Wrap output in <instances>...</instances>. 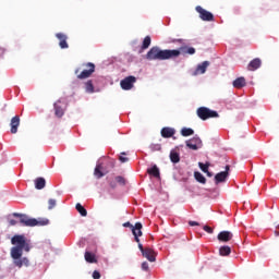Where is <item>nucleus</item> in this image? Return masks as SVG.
<instances>
[{"label": "nucleus", "instance_id": "obj_1", "mask_svg": "<svg viewBox=\"0 0 279 279\" xmlns=\"http://www.w3.org/2000/svg\"><path fill=\"white\" fill-rule=\"evenodd\" d=\"M11 243L14 245L11 247L10 252L14 267H17L19 269L22 267H29V259L27 257H23V252H29L32 250V245H29L25 235H13Z\"/></svg>", "mask_w": 279, "mask_h": 279}, {"label": "nucleus", "instance_id": "obj_2", "mask_svg": "<svg viewBox=\"0 0 279 279\" xmlns=\"http://www.w3.org/2000/svg\"><path fill=\"white\" fill-rule=\"evenodd\" d=\"M174 58H180V50H160L155 46L146 53V60H173Z\"/></svg>", "mask_w": 279, "mask_h": 279}, {"label": "nucleus", "instance_id": "obj_3", "mask_svg": "<svg viewBox=\"0 0 279 279\" xmlns=\"http://www.w3.org/2000/svg\"><path fill=\"white\" fill-rule=\"evenodd\" d=\"M13 217H19L20 223H23L27 228H34L36 226H47L49 223V220H37L35 218H29L25 214L13 213Z\"/></svg>", "mask_w": 279, "mask_h": 279}, {"label": "nucleus", "instance_id": "obj_4", "mask_svg": "<svg viewBox=\"0 0 279 279\" xmlns=\"http://www.w3.org/2000/svg\"><path fill=\"white\" fill-rule=\"evenodd\" d=\"M82 66L84 70L80 73V68L75 70V75H77V80H88L95 73V63L87 62L83 63Z\"/></svg>", "mask_w": 279, "mask_h": 279}, {"label": "nucleus", "instance_id": "obj_5", "mask_svg": "<svg viewBox=\"0 0 279 279\" xmlns=\"http://www.w3.org/2000/svg\"><path fill=\"white\" fill-rule=\"evenodd\" d=\"M196 114L198 119H202V121H206L208 119H217L219 117V113L217 111H213L207 107L198 108Z\"/></svg>", "mask_w": 279, "mask_h": 279}, {"label": "nucleus", "instance_id": "obj_6", "mask_svg": "<svg viewBox=\"0 0 279 279\" xmlns=\"http://www.w3.org/2000/svg\"><path fill=\"white\" fill-rule=\"evenodd\" d=\"M123 228H131V231L134 235L136 243L141 242V239H138V236H143V223L136 222L134 226L130 221H128L123 223Z\"/></svg>", "mask_w": 279, "mask_h": 279}, {"label": "nucleus", "instance_id": "obj_7", "mask_svg": "<svg viewBox=\"0 0 279 279\" xmlns=\"http://www.w3.org/2000/svg\"><path fill=\"white\" fill-rule=\"evenodd\" d=\"M195 10L199 14V19L202 21H206V22L215 21V15L210 11H206V9L202 8V5H197Z\"/></svg>", "mask_w": 279, "mask_h": 279}, {"label": "nucleus", "instance_id": "obj_8", "mask_svg": "<svg viewBox=\"0 0 279 279\" xmlns=\"http://www.w3.org/2000/svg\"><path fill=\"white\" fill-rule=\"evenodd\" d=\"M185 145L189 149H192L193 151H197V149H201L202 147V138L199 136L195 135L191 140H187L185 142Z\"/></svg>", "mask_w": 279, "mask_h": 279}, {"label": "nucleus", "instance_id": "obj_9", "mask_svg": "<svg viewBox=\"0 0 279 279\" xmlns=\"http://www.w3.org/2000/svg\"><path fill=\"white\" fill-rule=\"evenodd\" d=\"M134 84H136L135 76H126L120 82L122 90H132L134 88Z\"/></svg>", "mask_w": 279, "mask_h": 279}, {"label": "nucleus", "instance_id": "obj_10", "mask_svg": "<svg viewBox=\"0 0 279 279\" xmlns=\"http://www.w3.org/2000/svg\"><path fill=\"white\" fill-rule=\"evenodd\" d=\"M53 108H54V116L58 117V119H62V117H64V112L66 110V105H64V102H62V100H57L53 104Z\"/></svg>", "mask_w": 279, "mask_h": 279}, {"label": "nucleus", "instance_id": "obj_11", "mask_svg": "<svg viewBox=\"0 0 279 279\" xmlns=\"http://www.w3.org/2000/svg\"><path fill=\"white\" fill-rule=\"evenodd\" d=\"M226 171L219 172L215 175V184H221V182H226L228 180V175H230V166H226Z\"/></svg>", "mask_w": 279, "mask_h": 279}, {"label": "nucleus", "instance_id": "obj_12", "mask_svg": "<svg viewBox=\"0 0 279 279\" xmlns=\"http://www.w3.org/2000/svg\"><path fill=\"white\" fill-rule=\"evenodd\" d=\"M108 171L104 169V163H97L95 169H94V175L97 180H101L104 175H107Z\"/></svg>", "mask_w": 279, "mask_h": 279}, {"label": "nucleus", "instance_id": "obj_13", "mask_svg": "<svg viewBox=\"0 0 279 279\" xmlns=\"http://www.w3.org/2000/svg\"><path fill=\"white\" fill-rule=\"evenodd\" d=\"M56 38L59 40V47L60 49H69V44L66 43L68 36L63 33H57Z\"/></svg>", "mask_w": 279, "mask_h": 279}, {"label": "nucleus", "instance_id": "obj_14", "mask_svg": "<svg viewBox=\"0 0 279 279\" xmlns=\"http://www.w3.org/2000/svg\"><path fill=\"white\" fill-rule=\"evenodd\" d=\"M172 51H180L183 56H195V48L189 46H181L179 49H172Z\"/></svg>", "mask_w": 279, "mask_h": 279}, {"label": "nucleus", "instance_id": "obj_15", "mask_svg": "<svg viewBox=\"0 0 279 279\" xmlns=\"http://www.w3.org/2000/svg\"><path fill=\"white\" fill-rule=\"evenodd\" d=\"M144 258H147L149 263H156V252H154L150 247H145L144 253H142Z\"/></svg>", "mask_w": 279, "mask_h": 279}, {"label": "nucleus", "instance_id": "obj_16", "mask_svg": "<svg viewBox=\"0 0 279 279\" xmlns=\"http://www.w3.org/2000/svg\"><path fill=\"white\" fill-rule=\"evenodd\" d=\"M11 134H16L19 132V125H21V118L15 116L11 119Z\"/></svg>", "mask_w": 279, "mask_h": 279}, {"label": "nucleus", "instance_id": "obj_17", "mask_svg": "<svg viewBox=\"0 0 279 279\" xmlns=\"http://www.w3.org/2000/svg\"><path fill=\"white\" fill-rule=\"evenodd\" d=\"M160 134H161L162 138H172V136L175 135V129L165 126L161 129Z\"/></svg>", "mask_w": 279, "mask_h": 279}, {"label": "nucleus", "instance_id": "obj_18", "mask_svg": "<svg viewBox=\"0 0 279 279\" xmlns=\"http://www.w3.org/2000/svg\"><path fill=\"white\" fill-rule=\"evenodd\" d=\"M232 232L230 231H221L218 234V241H220L221 243H228V241H232Z\"/></svg>", "mask_w": 279, "mask_h": 279}, {"label": "nucleus", "instance_id": "obj_19", "mask_svg": "<svg viewBox=\"0 0 279 279\" xmlns=\"http://www.w3.org/2000/svg\"><path fill=\"white\" fill-rule=\"evenodd\" d=\"M262 64L263 61L259 58H255L247 64V71H258V68L262 66Z\"/></svg>", "mask_w": 279, "mask_h": 279}, {"label": "nucleus", "instance_id": "obj_20", "mask_svg": "<svg viewBox=\"0 0 279 279\" xmlns=\"http://www.w3.org/2000/svg\"><path fill=\"white\" fill-rule=\"evenodd\" d=\"M208 66H210V62L209 61H204L203 63L198 64L194 75H204V73H206V70L208 69Z\"/></svg>", "mask_w": 279, "mask_h": 279}, {"label": "nucleus", "instance_id": "obj_21", "mask_svg": "<svg viewBox=\"0 0 279 279\" xmlns=\"http://www.w3.org/2000/svg\"><path fill=\"white\" fill-rule=\"evenodd\" d=\"M45 186H47V181L45 180V178L39 177L35 179V189H37V191H43Z\"/></svg>", "mask_w": 279, "mask_h": 279}, {"label": "nucleus", "instance_id": "obj_22", "mask_svg": "<svg viewBox=\"0 0 279 279\" xmlns=\"http://www.w3.org/2000/svg\"><path fill=\"white\" fill-rule=\"evenodd\" d=\"M246 84L245 77L240 76L233 81V88H243Z\"/></svg>", "mask_w": 279, "mask_h": 279}, {"label": "nucleus", "instance_id": "obj_23", "mask_svg": "<svg viewBox=\"0 0 279 279\" xmlns=\"http://www.w3.org/2000/svg\"><path fill=\"white\" fill-rule=\"evenodd\" d=\"M147 174L153 175V178H160V169H158V166L155 165L147 169Z\"/></svg>", "mask_w": 279, "mask_h": 279}, {"label": "nucleus", "instance_id": "obj_24", "mask_svg": "<svg viewBox=\"0 0 279 279\" xmlns=\"http://www.w3.org/2000/svg\"><path fill=\"white\" fill-rule=\"evenodd\" d=\"M231 253H232V248L228 245L221 246L219 248L220 256H230Z\"/></svg>", "mask_w": 279, "mask_h": 279}, {"label": "nucleus", "instance_id": "obj_25", "mask_svg": "<svg viewBox=\"0 0 279 279\" xmlns=\"http://www.w3.org/2000/svg\"><path fill=\"white\" fill-rule=\"evenodd\" d=\"M85 92L88 94L95 93V85H93V81L89 80L85 83Z\"/></svg>", "mask_w": 279, "mask_h": 279}, {"label": "nucleus", "instance_id": "obj_26", "mask_svg": "<svg viewBox=\"0 0 279 279\" xmlns=\"http://www.w3.org/2000/svg\"><path fill=\"white\" fill-rule=\"evenodd\" d=\"M170 160H171V162L177 165V162H180V154H178V151H175V150H171L170 151Z\"/></svg>", "mask_w": 279, "mask_h": 279}, {"label": "nucleus", "instance_id": "obj_27", "mask_svg": "<svg viewBox=\"0 0 279 279\" xmlns=\"http://www.w3.org/2000/svg\"><path fill=\"white\" fill-rule=\"evenodd\" d=\"M85 260L86 263H97V258H95V254L90 252H85Z\"/></svg>", "mask_w": 279, "mask_h": 279}, {"label": "nucleus", "instance_id": "obj_28", "mask_svg": "<svg viewBox=\"0 0 279 279\" xmlns=\"http://www.w3.org/2000/svg\"><path fill=\"white\" fill-rule=\"evenodd\" d=\"M76 210L80 213L81 217H86V215H88L86 208H84V206H82L80 203L76 204Z\"/></svg>", "mask_w": 279, "mask_h": 279}, {"label": "nucleus", "instance_id": "obj_29", "mask_svg": "<svg viewBox=\"0 0 279 279\" xmlns=\"http://www.w3.org/2000/svg\"><path fill=\"white\" fill-rule=\"evenodd\" d=\"M195 134V131H193V129L191 128H183L181 130V135L183 136H193Z\"/></svg>", "mask_w": 279, "mask_h": 279}, {"label": "nucleus", "instance_id": "obj_30", "mask_svg": "<svg viewBox=\"0 0 279 279\" xmlns=\"http://www.w3.org/2000/svg\"><path fill=\"white\" fill-rule=\"evenodd\" d=\"M194 178L196 181H198L201 184H206V178L204 177V174H202V172H195L194 173Z\"/></svg>", "mask_w": 279, "mask_h": 279}, {"label": "nucleus", "instance_id": "obj_31", "mask_svg": "<svg viewBox=\"0 0 279 279\" xmlns=\"http://www.w3.org/2000/svg\"><path fill=\"white\" fill-rule=\"evenodd\" d=\"M151 45V37L149 36H146L143 40V44H142V49L145 50V49H149V46Z\"/></svg>", "mask_w": 279, "mask_h": 279}, {"label": "nucleus", "instance_id": "obj_32", "mask_svg": "<svg viewBox=\"0 0 279 279\" xmlns=\"http://www.w3.org/2000/svg\"><path fill=\"white\" fill-rule=\"evenodd\" d=\"M198 167L203 171V173H208V167H210V163L209 162H206V163L198 162Z\"/></svg>", "mask_w": 279, "mask_h": 279}, {"label": "nucleus", "instance_id": "obj_33", "mask_svg": "<svg viewBox=\"0 0 279 279\" xmlns=\"http://www.w3.org/2000/svg\"><path fill=\"white\" fill-rule=\"evenodd\" d=\"M56 204H57V201L53 198H50L48 201V210H53V208H56Z\"/></svg>", "mask_w": 279, "mask_h": 279}, {"label": "nucleus", "instance_id": "obj_34", "mask_svg": "<svg viewBox=\"0 0 279 279\" xmlns=\"http://www.w3.org/2000/svg\"><path fill=\"white\" fill-rule=\"evenodd\" d=\"M116 182H118V184H120V186H125V178L118 175L116 177Z\"/></svg>", "mask_w": 279, "mask_h": 279}, {"label": "nucleus", "instance_id": "obj_35", "mask_svg": "<svg viewBox=\"0 0 279 279\" xmlns=\"http://www.w3.org/2000/svg\"><path fill=\"white\" fill-rule=\"evenodd\" d=\"M203 230L205 232H207L208 234H213L215 232V230L211 227H209V226H204Z\"/></svg>", "mask_w": 279, "mask_h": 279}, {"label": "nucleus", "instance_id": "obj_36", "mask_svg": "<svg viewBox=\"0 0 279 279\" xmlns=\"http://www.w3.org/2000/svg\"><path fill=\"white\" fill-rule=\"evenodd\" d=\"M142 269H143L144 271H149V264H148L147 262H143V263H142Z\"/></svg>", "mask_w": 279, "mask_h": 279}, {"label": "nucleus", "instance_id": "obj_37", "mask_svg": "<svg viewBox=\"0 0 279 279\" xmlns=\"http://www.w3.org/2000/svg\"><path fill=\"white\" fill-rule=\"evenodd\" d=\"M93 278L94 279H99V278H101V274L98 270H94Z\"/></svg>", "mask_w": 279, "mask_h": 279}, {"label": "nucleus", "instance_id": "obj_38", "mask_svg": "<svg viewBox=\"0 0 279 279\" xmlns=\"http://www.w3.org/2000/svg\"><path fill=\"white\" fill-rule=\"evenodd\" d=\"M120 162H128L130 160L128 157L120 156L119 157Z\"/></svg>", "mask_w": 279, "mask_h": 279}, {"label": "nucleus", "instance_id": "obj_39", "mask_svg": "<svg viewBox=\"0 0 279 279\" xmlns=\"http://www.w3.org/2000/svg\"><path fill=\"white\" fill-rule=\"evenodd\" d=\"M189 226H199V222H197V221H193V220H190L189 221Z\"/></svg>", "mask_w": 279, "mask_h": 279}, {"label": "nucleus", "instance_id": "obj_40", "mask_svg": "<svg viewBox=\"0 0 279 279\" xmlns=\"http://www.w3.org/2000/svg\"><path fill=\"white\" fill-rule=\"evenodd\" d=\"M138 243V250L142 252V254L144 253L145 251V247H143V245L141 244V242H137Z\"/></svg>", "mask_w": 279, "mask_h": 279}, {"label": "nucleus", "instance_id": "obj_41", "mask_svg": "<svg viewBox=\"0 0 279 279\" xmlns=\"http://www.w3.org/2000/svg\"><path fill=\"white\" fill-rule=\"evenodd\" d=\"M171 43H184V39H172Z\"/></svg>", "mask_w": 279, "mask_h": 279}, {"label": "nucleus", "instance_id": "obj_42", "mask_svg": "<svg viewBox=\"0 0 279 279\" xmlns=\"http://www.w3.org/2000/svg\"><path fill=\"white\" fill-rule=\"evenodd\" d=\"M205 173L207 174L208 178H213V172L207 170V172H205Z\"/></svg>", "mask_w": 279, "mask_h": 279}, {"label": "nucleus", "instance_id": "obj_43", "mask_svg": "<svg viewBox=\"0 0 279 279\" xmlns=\"http://www.w3.org/2000/svg\"><path fill=\"white\" fill-rule=\"evenodd\" d=\"M10 226H16V220H10Z\"/></svg>", "mask_w": 279, "mask_h": 279}, {"label": "nucleus", "instance_id": "obj_44", "mask_svg": "<svg viewBox=\"0 0 279 279\" xmlns=\"http://www.w3.org/2000/svg\"><path fill=\"white\" fill-rule=\"evenodd\" d=\"M275 235H276V236H279V232H278V231H275Z\"/></svg>", "mask_w": 279, "mask_h": 279}, {"label": "nucleus", "instance_id": "obj_45", "mask_svg": "<svg viewBox=\"0 0 279 279\" xmlns=\"http://www.w3.org/2000/svg\"><path fill=\"white\" fill-rule=\"evenodd\" d=\"M110 186H111L112 189H114V184L110 183Z\"/></svg>", "mask_w": 279, "mask_h": 279}, {"label": "nucleus", "instance_id": "obj_46", "mask_svg": "<svg viewBox=\"0 0 279 279\" xmlns=\"http://www.w3.org/2000/svg\"><path fill=\"white\" fill-rule=\"evenodd\" d=\"M157 149H160V145H157Z\"/></svg>", "mask_w": 279, "mask_h": 279}, {"label": "nucleus", "instance_id": "obj_47", "mask_svg": "<svg viewBox=\"0 0 279 279\" xmlns=\"http://www.w3.org/2000/svg\"><path fill=\"white\" fill-rule=\"evenodd\" d=\"M122 156H125V153H121Z\"/></svg>", "mask_w": 279, "mask_h": 279}, {"label": "nucleus", "instance_id": "obj_48", "mask_svg": "<svg viewBox=\"0 0 279 279\" xmlns=\"http://www.w3.org/2000/svg\"><path fill=\"white\" fill-rule=\"evenodd\" d=\"M136 234H138V230H136Z\"/></svg>", "mask_w": 279, "mask_h": 279}]
</instances>
